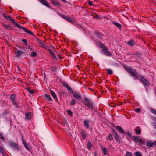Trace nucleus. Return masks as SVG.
Segmentation results:
<instances>
[{"mask_svg":"<svg viewBox=\"0 0 156 156\" xmlns=\"http://www.w3.org/2000/svg\"><path fill=\"white\" fill-rule=\"evenodd\" d=\"M116 128L120 133H124V131L123 129L120 126H117Z\"/></svg>","mask_w":156,"mask_h":156,"instance_id":"17","label":"nucleus"},{"mask_svg":"<svg viewBox=\"0 0 156 156\" xmlns=\"http://www.w3.org/2000/svg\"><path fill=\"white\" fill-rule=\"evenodd\" d=\"M15 26H17L18 28H19L20 29H23V30L24 28H25L23 27L22 26L19 24L18 23L16 22H15L14 23Z\"/></svg>","mask_w":156,"mask_h":156,"instance_id":"20","label":"nucleus"},{"mask_svg":"<svg viewBox=\"0 0 156 156\" xmlns=\"http://www.w3.org/2000/svg\"><path fill=\"white\" fill-rule=\"evenodd\" d=\"M67 112L68 115H72L73 113L70 110H68L67 111Z\"/></svg>","mask_w":156,"mask_h":156,"instance_id":"39","label":"nucleus"},{"mask_svg":"<svg viewBox=\"0 0 156 156\" xmlns=\"http://www.w3.org/2000/svg\"><path fill=\"white\" fill-rule=\"evenodd\" d=\"M23 52L21 50H17L16 53V57H20L23 54Z\"/></svg>","mask_w":156,"mask_h":156,"instance_id":"15","label":"nucleus"},{"mask_svg":"<svg viewBox=\"0 0 156 156\" xmlns=\"http://www.w3.org/2000/svg\"><path fill=\"white\" fill-rule=\"evenodd\" d=\"M112 23H113V24H114V25H115L117 27H119V28H120L121 27V25L120 24H119V23H117L116 21H113L112 22Z\"/></svg>","mask_w":156,"mask_h":156,"instance_id":"22","label":"nucleus"},{"mask_svg":"<svg viewBox=\"0 0 156 156\" xmlns=\"http://www.w3.org/2000/svg\"><path fill=\"white\" fill-rule=\"evenodd\" d=\"M139 144L142 145L143 144V140L141 139H140L138 140V141L137 142Z\"/></svg>","mask_w":156,"mask_h":156,"instance_id":"32","label":"nucleus"},{"mask_svg":"<svg viewBox=\"0 0 156 156\" xmlns=\"http://www.w3.org/2000/svg\"><path fill=\"white\" fill-rule=\"evenodd\" d=\"M140 108H138L135 109V111L137 113H140Z\"/></svg>","mask_w":156,"mask_h":156,"instance_id":"42","label":"nucleus"},{"mask_svg":"<svg viewBox=\"0 0 156 156\" xmlns=\"http://www.w3.org/2000/svg\"><path fill=\"white\" fill-rule=\"evenodd\" d=\"M107 139L108 140H113L112 136L111 134L109 135L107 138Z\"/></svg>","mask_w":156,"mask_h":156,"instance_id":"34","label":"nucleus"},{"mask_svg":"<svg viewBox=\"0 0 156 156\" xmlns=\"http://www.w3.org/2000/svg\"><path fill=\"white\" fill-rule=\"evenodd\" d=\"M64 86H65L67 88H68L69 87L68 84L67 83H65L64 84Z\"/></svg>","mask_w":156,"mask_h":156,"instance_id":"47","label":"nucleus"},{"mask_svg":"<svg viewBox=\"0 0 156 156\" xmlns=\"http://www.w3.org/2000/svg\"><path fill=\"white\" fill-rule=\"evenodd\" d=\"M133 140L136 142H137L139 139V136H133Z\"/></svg>","mask_w":156,"mask_h":156,"instance_id":"31","label":"nucleus"},{"mask_svg":"<svg viewBox=\"0 0 156 156\" xmlns=\"http://www.w3.org/2000/svg\"><path fill=\"white\" fill-rule=\"evenodd\" d=\"M155 128L156 129V125H155Z\"/></svg>","mask_w":156,"mask_h":156,"instance_id":"56","label":"nucleus"},{"mask_svg":"<svg viewBox=\"0 0 156 156\" xmlns=\"http://www.w3.org/2000/svg\"><path fill=\"white\" fill-rule=\"evenodd\" d=\"M154 145L156 146V140L154 142Z\"/></svg>","mask_w":156,"mask_h":156,"instance_id":"53","label":"nucleus"},{"mask_svg":"<svg viewBox=\"0 0 156 156\" xmlns=\"http://www.w3.org/2000/svg\"><path fill=\"white\" fill-rule=\"evenodd\" d=\"M107 71L109 75H111L113 73V71L110 69H108Z\"/></svg>","mask_w":156,"mask_h":156,"instance_id":"35","label":"nucleus"},{"mask_svg":"<svg viewBox=\"0 0 156 156\" xmlns=\"http://www.w3.org/2000/svg\"><path fill=\"white\" fill-rule=\"evenodd\" d=\"M38 43L41 44L43 47L44 48H45V42H44L43 41H41L40 39H39L38 40Z\"/></svg>","mask_w":156,"mask_h":156,"instance_id":"18","label":"nucleus"},{"mask_svg":"<svg viewBox=\"0 0 156 156\" xmlns=\"http://www.w3.org/2000/svg\"><path fill=\"white\" fill-rule=\"evenodd\" d=\"M40 2L43 5L48 8H51L49 5V3L46 0H39Z\"/></svg>","mask_w":156,"mask_h":156,"instance_id":"5","label":"nucleus"},{"mask_svg":"<svg viewBox=\"0 0 156 156\" xmlns=\"http://www.w3.org/2000/svg\"><path fill=\"white\" fill-rule=\"evenodd\" d=\"M91 144L90 143V142H88L87 145V147L88 149L89 150L91 148Z\"/></svg>","mask_w":156,"mask_h":156,"instance_id":"38","label":"nucleus"},{"mask_svg":"<svg viewBox=\"0 0 156 156\" xmlns=\"http://www.w3.org/2000/svg\"><path fill=\"white\" fill-rule=\"evenodd\" d=\"M83 105L85 106L88 107L89 108L93 109L94 106L93 105V103L91 101H90L87 98H85L83 101Z\"/></svg>","mask_w":156,"mask_h":156,"instance_id":"2","label":"nucleus"},{"mask_svg":"<svg viewBox=\"0 0 156 156\" xmlns=\"http://www.w3.org/2000/svg\"><path fill=\"white\" fill-rule=\"evenodd\" d=\"M51 3L55 6H57L60 5V3L59 2L55 1L54 0H51Z\"/></svg>","mask_w":156,"mask_h":156,"instance_id":"11","label":"nucleus"},{"mask_svg":"<svg viewBox=\"0 0 156 156\" xmlns=\"http://www.w3.org/2000/svg\"><path fill=\"white\" fill-rule=\"evenodd\" d=\"M61 0L65 3H66L67 2V1L66 0Z\"/></svg>","mask_w":156,"mask_h":156,"instance_id":"52","label":"nucleus"},{"mask_svg":"<svg viewBox=\"0 0 156 156\" xmlns=\"http://www.w3.org/2000/svg\"><path fill=\"white\" fill-rule=\"evenodd\" d=\"M80 133L83 138V139H86L87 137V132L84 130H81Z\"/></svg>","mask_w":156,"mask_h":156,"instance_id":"8","label":"nucleus"},{"mask_svg":"<svg viewBox=\"0 0 156 156\" xmlns=\"http://www.w3.org/2000/svg\"><path fill=\"white\" fill-rule=\"evenodd\" d=\"M22 141L23 142V145H24V143H26L25 141L23 139V136L22 137Z\"/></svg>","mask_w":156,"mask_h":156,"instance_id":"50","label":"nucleus"},{"mask_svg":"<svg viewBox=\"0 0 156 156\" xmlns=\"http://www.w3.org/2000/svg\"><path fill=\"white\" fill-rule=\"evenodd\" d=\"M2 154V156H8V154L5 151L3 152Z\"/></svg>","mask_w":156,"mask_h":156,"instance_id":"45","label":"nucleus"},{"mask_svg":"<svg viewBox=\"0 0 156 156\" xmlns=\"http://www.w3.org/2000/svg\"><path fill=\"white\" fill-rule=\"evenodd\" d=\"M31 117V113H26L25 115V119H28Z\"/></svg>","mask_w":156,"mask_h":156,"instance_id":"19","label":"nucleus"},{"mask_svg":"<svg viewBox=\"0 0 156 156\" xmlns=\"http://www.w3.org/2000/svg\"><path fill=\"white\" fill-rule=\"evenodd\" d=\"M5 29L8 30H11L12 29V27L10 26L8 24H4L3 25Z\"/></svg>","mask_w":156,"mask_h":156,"instance_id":"13","label":"nucleus"},{"mask_svg":"<svg viewBox=\"0 0 156 156\" xmlns=\"http://www.w3.org/2000/svg\"><path fill=\"white\" fill-rule=\"evenodd\" d=\"M10 99L13 104V105L15 106V108H18L19 106L17 103L16 102L15 100V96L14 94H12L10 96Z\"/></svg>","mask_w":156,"mask_h":156,"instance_id":"3","label":"nucleus"},{"mask_svg":"<svg viewBox=\"0 0 156 156\" xmlns=\"http://www.w3.org/2000/svg\"><path fill=\"white\" fill-rule=\"evenodd\" d=\"M134 130L135 133H137L138 135H140L141 132V129H135Z\"/></svg>","mask_w":156,"mask_h":156,"instance_id":"25","label":"nucleus"},{"mask_svg":"<svg viewBox=\"0 0 156 156\" xmlns=\"http://www.w3.org/2000/svg\"><path fill=\"white\" fill-rule=\"evenodd\" d=\"M62 17L65 20H67V21L71 22L73 23V21L70 19L69 17L65 15H63L62 16Z\"/></svg>","mask_w":156,"mask_h":156,"instance_id":"10","label":"nucleus"},{"mask_svg":"<svg viewBox=\"0 0 156 156\" xmlns=\"http://www.w3.org/2000/svg\"><path fill=\"white\" fill-rule=\"evenodd\" d=\"M84 125L86 129H87L89 127V121L87 120H86L84 122Z\"/></svg>","mask_w":156,"mask_h":156,"instance_id":"16","label":"nucleus"},{"mask_svg":"<svg viewBox=\"0 0 156 156\" xmlns=\"http://www.w3.org/2000/svg\"><path fill=\"white\" fill-rule=\"evenodd\" d=\"M11 146L12 147L15 148H17V144L15 143L12 142V143H11Z\"/></svg>","mask_w":156,"mask_h":156,"instance_id":"30","label":"nucleus"},{"mask_svg":"<svg viewBox=\"0 0 156 156\" xmlns=\"http://www.w3.org/2000/svg\"><path fill=\"white\" fill-rule=\"evenodd\" d=\"M31 55L32 57H35L37 55V53L36 52L33 51L31 53Z\"/></svg>","mask_w":156,"mask_h":156,"instance_id":"36","label":"nucleus"},{"mask_svg":"<svg viewBox=\"0 0 156 156\" xmlns=\"http://www.w3.org/2000/svg\"><path fill=\"white\" fill-rule=\"evenodd\" d=\"M50 93L54 99H57L56 94L51 90H50Z\"/></svg>","mask_w":156,"mask_h":156,"instance_id":"14","label":"nucleus"},{"mask_svg":"<svg viewBox=\"0 0 156 156\" xmlns=\"http://www.w3.org/2000/svg\"><path fill=\"white\" fill-rule=\"evenodd\" d=\"M151 112L152 113L156 115V110L154 109H151Z\"/></svg>","mask_w":156,"mask_h":156,"instance_id":"40","label":"nucleus"},{"mask_svg":"<svg viewBox=\"0 0 156 156\" xmlns=\"http://www.w3.org/2000/svg\"><path fill=\"white\" fill-rule=\"evenodd\" d=\"M135 156H143L141 153L139 151H137L134 153Z\"/></svg>","mask_w":156,"mask_h":156,"instance_id":"28","label":"nucleus"},{"mask_svg":"<svg viewBox=\"0 0 156 156\" xmlns=\"http://www.w3.org/2000/svg\"><path fill=\"white\" fill-rule=\"evenodd\" d=\"M134 44V41L133 40H131L128 42V44L129 46H133Z\"/></svg>","mask_w":156,"mask_h":156,"instance_id":"29","label":"nucleus"},{"mask_svg":"<svg viewBox=\"0 0 156 156\" xmlns=\"http://www.w3.org/2000/svg\"><path fill=\"white\" fill-rule=\"evenodd\" d=\"M154 145V142H152L151 140H149L146 143V145L147 146L151 147Z\"/></svg>","mask_w":156,"mask_h":156,"instance_id":"12","label":"nucleus"},{"mask_svg":"<svg viewBox=\"0 0 156 156\" xmlns=\"http://www.w3.org/2000/svg\"><path fill=\"white\" fill-rule=\"evenodd\" d=\"M67 89L69 91V92H73L72 90L70 87H68V88H67Z\"/></svg>","mask_w":156,"mask_h":156,"instance_id":"46","label":"nucleus"},{"mask_svg":"<svg viewBox=\"0 0 156 156\" xmlns=\"http://www.w3.org/2000/svg\"><path fill=\"white\" fill-rule=\"evenodd\" d=\"M118 137V136L117 135V133H116V134L115 135V136L114 137V138L115 139V140H117V139Z\"/></svg>","mask_w":156,"mask_h":156,"instance_id":"49","label":"nucleus"},{"mask_svg":"<svg viewBox=\"0 0 156 156\" xmlns=\"http://www.w3.org/2000/svg\"><path fill=\"white\" fill-rule=\"evenodd\" d=\"M155 128L156 129V125H155Z\"/></svg>","mask_w":156,"mask_h":156,"instance_id":"57","label":"nucleus"},{"mask_svg":"<svg viewBox=\"0 0 156 156\" xmlns=\"http://www.w3.org/2000/svg\"><path fill=\"white\" fill-rule=\"evenodd\" d=\"M3 16L6 19L11 21L13 23H14L15 22V20L13 19L10 16H7L5 14H4Z\"/></svg>","mask_w":156,"mask_h":156,"instance_id":"7","label":"nucleus"},{"mask_svg":"<svg viewBox=\"0 0 156 156\" xmlns=\"http://www.w3.org/2000/svg\"><path fill=\"white\" fill-rule=\"evenodd\" d=\"M49 51L51 55L52 56H55L54 53L52 51L50 50H49Z\"/></svg>","mask_w":156,"mask_h":156,"instance_id":"44","label":"nucleus"},{"mask_svg":"<svg viewBox=\"0 0 156 156\" xmlns=\"http://www.w3.org/2000/svg\"><path fill=\"white\" fill-rule=\"evenodd\" d=\"M23 30L25 32H26L29 34L31 35H33V33L31 31L27 29L26 28H24Z\"/></svg>","mask_w":156,"mask_h":156,"instance_id":"21","label":"nucleus"},{"mask_svg":"<svg viewBox=\"0 0 156 156\" xmlns=\"http://www.w3.org/2000/svg\"><path fill=\"white\" fill-rule=\"evenodd\" d=\"M73 96L75 98L78 100H80L81 98L80 94L77 92H74L73 94Z\"/></svg>","mask_w":156,"mask_h":156,"instance_id":"6","label":"nucleus"},{"mask_svg":"<svg viewBox=\"0 0 156 156\" xmlns=\"http://www.w3.org/2000/svg\"><path fill=\"white\" fill-rule=\"evenodd\" d=\"M4 151L3 148L2 147H0V153L2 154Z\"/></svg>","mask_w":156,"mask_h":156,"instance_id":"41","label":"nucleus"},{"mask_svg":"<svg viewBox=\"0 0 156 156\" xmlns=\"http://www.w3.org/2000/svg\"><path fill=\"white\" fill-rule=\"evenodd\" d=\"M125 156H132V154L130 152L127 151L126 153Z\"/></svg>","mask_w":156,"mask_h":156,"instance_id":"37","label":"nucleus"},{"mask_svg":"<svg viewBox=\"0 0 156 156\" xmlns=\"http://www.w3.org/2000/svg\"><path fill=\"white\" fill-rule=\"evenodd\" d=\"M95 34L97 35V36H98V37H100V36H99V34L98 32H96L95 33Z\"/></svg>","mask_w":156,"mask_h":156,"instance_id":"51","label":"nucleus"},{"mask_svg":"<svg viewBox=\"0 0 156 156\" xmlns=\"http://www.w3.org/2000/svg\"><path fill=\"white\" fill-rule=\"evenodd\" d=\"M101 53H103L105 55L109 57L111 56L112 55V54L108 51V48L106 47L102 49Z\"/></svg>","mask_w":156,"mask_h":156,"instance_id":"4","label":"nucleus"},{"mask_svg":"<svg viewBox=\"0 0 156 156\" xmlns=\"http://www.w3.org/2000/svg\"><path fill=\"white\" fill-rule=\"evenodd\" d=\"M76 103V100L74 99H72V101H70V105H74Z\"/></svg>","mask_w":156,"mask_h":156,"instance_id":"27","label":"nucleus"},{"mask_svg":"<svg viewBox=\"0 0 156 156\" xmlns=\"http://www.w3.org/2000/svg\"><path fill=\"white\" fill-rule=\"evenodd\" d=\"M126 69L129 73L131 74L135 79H138L139 77H140L144 84L146 86L149 85V82L142 76L138 74L137 72H136L135 70L133 69L130 67H126Z\"/></svg>","mask_w":156,"mask_h":156,"instance_id":"1","label":"nucleus"},{"mask_svg":"<svg viewBox=\"0 0 156 156\" xmlns=\"http://www.w3.org/2000/svg\"><path fill=\"white\" fill-rule=\"evenodd\" d=\"M99 44L100 47L103 49L106 47L105 46V44L103 43H102L101 42H99Z\"/></svg>","mask_w":156,"mask_h":156,"instance_id":"23","label":"nucleus"},{"mask_svg":"<svg viewBox=\"0 0 156 156\" xmlns=\"http://www.w3.org/2000/svg\"><path fill=\"white\" fill-rule=\"evenodd\" d=\"M92 2L89 1L88 2V3L89 5L91 6L92 5Z\"/></svg>","mask_w":156,"mask_h":156,"instance_id":"48","label":"nucleus"},{"mask_svg":"<svg viewBox=\"0 0 156 156\" xmlns=\"http://www.w3.org/2000/svg\"><path fill=\"white\" fill-rule=\"evenodd\" d=\"M27 91L29 92L31 94H33L34 93V92L33 90H31L30 89L29 87H27Z\"/></svg>","mask_w":156,"mask_h":156,"instance_id":"33","label":"nucleus"},{"mask_svg":"<svg viewBox=\"0 0 156 156\" xmlns=\"http://www.w3.org/2000/svg\"><path fill=\"white\" fill-rule=\"evenodd\" d=\"M45 98L46 100L48 101H52V99L50 95L47 94H45Z\"/></svg>","mask_w":156,"mask_h":156,"instance_id":"9","label":"nucleus"},{"mask_svg":"<svg viewBox=\"0 0 156 156\" xmlns=\"http://www.w3.org/2000/svg\"><path fill=\"white\" fill-rule=\"evenodd\" d=\"M22 41L26 45L27 44V40L26 39H23L22 40Z\"/></svg>","mask_w":156,"mask_h":156,"instance_id":"43","label":"nucleus"},{"mask_svg":"<svg viewBox=\"0 0 156 156\" xmlns=\"http://www.w3.org/2000/svg\"><path fill=\"white\" fill-rule=\"evenodd\" d=\"M102 149L104 154L105 155L107 154L108 153L107 149L105 147H103Z\"/></svg>","mask_w":156,"mask_h":156,"instance_id":"24","label":"nucleus"},{"mask_svg":"<svg viewBox=\"0 0 156 156\" xmlns=\"http://www.w3.org/2000/svg\"><path fill=\"white\" fill-rule=\"evenodd\" d=\"M1 138L2 139H4V137L3 136H1Z\"/></svg>","mask_w":156,"mask_h":156,"instance_id":"54","label":"nucleus"},{"mask_svg":"<svg viewBox=\"0 0 156 156\" xmlns=\"http://www.w3.org/2000/svg\"><path fill=\"white\" fill-rule=\"evenodd\" d=\"M29 49L30 50H32V48H30V47H29Z\"/></svg>","mask_w":156,"mask_h":156,"instance_id":"55","label":"nucleus"},{"mask_svg":"<svg viewBox=\"0 0 156 156\" xmlns=\"http://www.w3.org/2000/svg\"><path fill=\"white\" fill-rule=\"evenodd\" d=\"M24 145L25 147L27 150L28 151H30V149L29 147V144H27L26 143H24Z\"/></svg>","mask_w":156,"mask_h":156,"instance_id":"26","label":"nucleus"}]
</instances>
